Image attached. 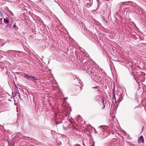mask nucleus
<instances>
[{"mask_svg":"<svg viewBox=\"0 0 146 146\" xmlns=\"http://www.w3.org/2000/svg\"><path fill=\"white\" fill-rule=\"evenodd\" d=\"M24 77L27 79H29L31 80H33L35 79V78L34 77L32 76H29L27 75L25 76Z\"/></svg>","mask_w":146,"mask_h":146,"instance_id":"obj_1","label":"nucleus"},{"mask_svg":"<svg viewBox=\"0 0 146 146\" xmlns=\"http://www.w3.org/2000/svg\"><path fill=\"white\" fill-rule=\"evenodd\" d=\"M138 141L139 142H143L144 140L143 139V137L142 136H141L139 137L138 139Z\"/></svg>","mask_w":146,"mask_h":146,"instance_id":"obj_2","label":"nucleus"},{"mask_svg":"<svg viewBox=\"0 0 146 146\" xmlns=\"http://www.w3.org/2000/svg\"><path fill=\"white\" fill-rule=\"evenodd\" d=\"M4 21L6 23H7L9 22L8 21L7 19H4Z\"/></svg>","mask_w":146,"mask_h":146,"instance_id":"obj_3","label":"nucleus"},{"mask_svg":"<svg viewBox=\"0 0 146 146\" xmlns=\"http://www.w3.org/2000/svg\"><path fill=\"white\" fill-rule=\"evenodd\" d=\"M16 27V25L15 24L14 25H13V27H14V28H15V27Z\"/></svg>","mask_w":146,"mask_h":146,"instance_id":"obj_4","label":"nucleus"},{"mask_svg":"<svg viewBox=\"0 0 146 146\" xmlns=\"http://www.w3.org/2000/svg\"><path fill=\"white\" fill-rule=\"evenodd\" d=\"M12 52V51H9V52L10 53V52L11 53Z\"/></svg>","mask_w":146,"mask_h":146,"instance_id":"obj_5","label":"nucleus"},{"mask_svg":"<svg viewBox=\"0 0 146 146\" xmlns=\"http://www.w3.org/2000/svg\"><path fill=\"white\" fill-rule=\"evenodd\" d=\"M102 102H104V100H103L102 101Z\"/></svg>","mask_w":146,"mask_h":146,"instance_id":"obj_6","label":"nucleus"}]
</instances>
